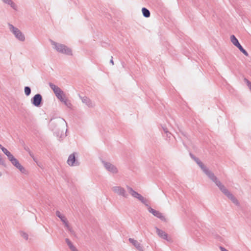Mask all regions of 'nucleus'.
Returning a JSON list of instances; mask_svg holds the SVG:
<instances>
[{"mask_svg": "<svg viewBox=\"0 0 251 251\" xmlns=\"http://www.w3.org/2000/svg\"><path fill=\"white\" fill-rule=\"evenodd\" d=\"M63 224H64L65 226L66 227L67 229L70 227L67 220L65 221V222H63Z\"/></svg>", "mask_w": 251, "mask_h": 251, "instance_id": "28", "label": "nucleus"}, {"mask_svg": "<svg viewBox=\"0 0 251 251\" xmlns=\"http://www.w3.org/2000/svg\"><path fill=\"white\" fill-rule=\"evenodd\" d=\"M245 55H246V56H249V54L247 52V51L245 50L244 49L242 51H241Z\"/></svg>", "mask_w": 251, "mask_h": 251, "instance_id": "32", "label": "nucleus"}, {"mask_svg": "<svg viewBox=\"0 0 251 251\" xmlns=\"http://www.w3.org/2000/svg\"><path fill=\"white\" fill-rule=\"evenodd\" d=\"M8 27L9 30L14 35L15 38L21 42L25 41V35L18 28L15 27L12 25L9 24Z\"/></svg>", "mask_w": 251, "mask_h": 251, "instance_id": "4", "label": "nucleus"}, {"mask_svg": "<svg viewBox=\"0 0 251 251\" xmlns=\"http://www.w3.org/2000/svg\"><path fill=\"white\" fill-rule=\"evenodd\" d=\"M148 210L150 213H151L152 214H153L154 216L158 218L161 220L163 221H166V219H165V217L159 211L154 210V209H152V208H151V207H148Z\"/></svg>", "mask_w": 251, "mask_h": 251, "instance_id": "10", "label": "nucleus"}, {"mask_svg": "<svg viewBox=\"0 0 251 251\" xmlns=\"http://www.w3.org/2000/svg\"><path fill=\"white\" fill-rule=\"evenodd\" d=\"M65 241L71 251H75L77 250L76 248L73 245V243L68 238H66Z\"/></svg>", "mask_w": 251, "mask_h": 251, "instance_id": "17", "label": "nucleus"}, {"mask_svg": "<svg viewBox=\"0 0 251 251\" xmlns=\"http://www.w3.org/2000/svg\"><path fill=\"white\" fill-rule=\"evenodd\" d=\"M49 86L52 90L55 96L58 100H59L61 101L62 100H64V99L66 98L65 94L59 87L52 83H50Z\"/></svg>", "mask_w": 251, "mask_h": 251, "instance_id": "5", "label": "nucleus"}, {"mask_svg": "<svg viewBox=\"0 0 251 251\" xmlns=\"http://www.w3.org/2000/svg\"><path fill=\"white\" fill-rule=\"evenodd\" d=\"M4 164V160L1 156V155L0 154V164L3 165ZM2 174L0 172V177L1 176Z\"/></svg>", "mask_w": 251, "mask_h": 251, "instance_id": "27", "label": "nucleus"}, {"mask_svg": "<svg viewBox=\"0 0 251 251\" xmlns=\"http://www.w3.org/2000/svg\"><path fill=\"white\" fill-rule=\"evenodd\" d=\"M192 158L196 162L197 164L200 166L202 171L205 173V174L213 182L215 183L217 186L219 188H221L223 186L222 183L219 181L217 178L215 176L214 174L210 171L201 161V160L197 157H195L194 156L191 155Z\"/></svg>", "mask_w": 251, "mask_h": 251, "instance_id": "1", "label": "nucleus"}, {"mask_svg": "<svg viewBox=\"0 0 251 251\" xmlns=\"http://www.w3.org/2000/svg\"><path fill=\"white\" fill-rule=\"evenodd\" d=\"M56 215L60 219L61 221L63 223L67 220L66 217L62 215L59 211H56Z\"/></svg>", "mask_w": 251, "mask_h": 251, "instance_id": "21", "label": "nucleus"}, {"mask_svg": "<svg viewBox=\"0 0 251 251\" xmlns=\"http://www.w3.org/2000/svg\"><path fill=\"white\" fill-rule=\"evenodd\" d=\"M129 241L130 242V243L134 245L136 247V248L139 251H144L142 246L137 240H134V239L132 238H129Z\"/></svg>", "mask_w": 251, "mask_h": 251, "instance_id": "12", "label": "nucleus"}, {"mask_svg": "<svg viewBox=\"0 0 251 251\" xmlns=\"http://www.w3.org/2000/svg\"><path fill=\"white\" fill-rule=\"evenodd\" d=\"M155 229L157 234L160 237L168 240V234L165 232L159 229L158 227H155Z\"/></svg>", "mask_w": 251, "mask_h": 251, "instance_id": "14", "label": "nucleus"}, {"mask_svg": "<svg viewBox=\"0 0 251 251\" xmlns=\"http://www.w3.org/2000/svg\"><path fill=\"white\" fill-rule=\"evenodd\" d=\"M6 4L9 5L13 9L17 10V5L12 0H2Z\"/></svg>", "mask_w": 251, "mask_h": 251, "instance_id": "16", "label": "nucleus"}, {"mask_svg": "<svg viewBox=\"0 0 251 251\" xmlns=\"http://www.w3.org/2000/svg\"><path fill=\"white\" fill-rule=\"evenodd\" d=\"M110 62L112 64V65H114V62H113V57L112 56L111 57V59Z\"/></svg>", "mask_w": 251, "mask_h": 251, "instance_id": "35", "label": "nucleus"}, {"mask_svg": "<svg viewBox=\"0 0 251 251\" xmlns=\"http://www.w3.org/2000/svg\"><path fill=\"white\" fill-rule=\"evenodd\" d=\"M164 131L167 133V136H169V135H171V133H168V131L166 130V129L165 128H164Z\"/></svg>", "mask_w": 251, "mask_h": 251, "instance_id": "34", "label": "nucleus"}, {"mask_svg": "<svg viewBox=\"0 0 251 251\" xmlns=\"http://www.w3.org/2000/svg\"><path fill=\"white\" fill-rule=\"evenodd\" d=\"M20 235L24 238L25 240H27L28 239V234L24 232V231H20Z\"/></svg>", "mask_w": 251, "mask_h": 251, "instance_id": "26", "label": "nucleus"}, {"mask_svg": "<svg viewBox=\"0 0 251 251\" xmlns=\"http://www.w3.org/2000/svg\"><path fill=\"white\" fill-rule=\"evenodd\" d=\"M68 230L72 234H75V232L71 226L68 229Z\"/></svg>", "mask_w": 251, "mask_h": 251, "instance_id": "29", "label": "nucleus"}, {"mask_svg": "<svg viewBox=\"0 0 251 251\" xmlns=\"http://www.w3.org/2000/svg\"><path fill=\"white\" fill-rule=\"evenodd\" d=\"M245 55H246V56H249V54L247 52V51L245 50L244 49L242 51H241Z\"/></svg>", "mask_w": 251, "mask_h": 251, "instance_id": "31", "label": "nucleus"}, {"mask_svg": "<svg viewBox=\"0 0 251 251\" xmlns=\"http://www.w3.org/2000/svg\"><path fill=\"white\" fill-rule=\"evenodd\" d=\"M142 11L144 17L148 18L150 16V12L147 8L144 7L142 9Z\"/></svg>", "mask_w": 251, "mask_h": 251, "instance_id": "19", "label": "nucleus"}, {"mask_svg": "<svg viewBox=\"0 0 251 251\" xmlns=\"http://www.w3.org/2000/svg\"><path fill=\"white\" fill-rule=\"evenodd\" d=\"M129 190V194L132 196L133 197L135 198H137L138 196H139L140 194L137 192L134 191L133 189H127Z\"/></svg>", "mask_w": 251, "mask_h": 251, "instance_id": "24", "label": "nucleus"}, {"mask_svg": "<svg viewBox=\"0 0 251 251\" xmlns=\"http://www.w3.org/2000/svg\"><path fill=\"white\" fill-rule=\"evenodd\" d=\"M114 193L125 198H128L129 190L127 189H114Z\"/></svg>", "mask_w": 251, "mask_h": 251, "instance_id": "11", "label": "nucleus"}, {"mask_svg": "<svg viewBox=\"0 0 251 251\" xmlns=\"http://www.w3.org/2000/svg\"><path fill=\"white\" fill-rule=\"evenodd\" d=\"M82 102L85 104L89 107H93L94 106V103L88 98L86 97H81Z\"/></svg>", "mask_w": 251, "mask_h": 251, "instance_id": "13", "label": "nucleus"}, {"mask_svg": "<svg viewBox=\"0 0 251 251\" xmlns=\"http://www.w3.org/2000/svg\"><path fill=\"white\" fill-rule=\"evenodd\" d=\"M55 123H59L63 124L64 123H65L66 125H67L66 122L62 118H58L56 119H51L50 121V125L51 126L52 125L55 124Z\"/></svg>", "mask_w": 251, "mask_h": 251, "instance_id": "15", "label": "nucleus"}, {"mask_svg": "<svg viewBox=\"0 0 251 251\" xmlns=\"http://www.w3.org/2000/svg\"><path fill=\"white\" fill-rule=\"evenodd\" d=\"M220 249L221 251H228L225 248H224V247H220Z\"/></svg>", "mask_w": 251, "mask_h": 251, "instance_id": "33", "label": "nucleus"}, {"mask_svg": "<svg viewBox=\"0 0 251 251\" xmlns=\"http://www.w3.org/2000/svg\"><path fill=\"white\" fill-rule=\"evenodd\" d=\"M102 165L105 169L110 173L115 174L118 173V170L117 168L113 164L106 161H102Z\"/></svg>", "mask_w": 251, "mask_h": 251, "instance_id": "6", "label": "nucleus"}, {"mask_svg": "<svg viewBox=\"0 0 251 251\" xmlns=\"http://www.w3.org/2000/svg\"><path fill=\"white\" fill-rule=\"evenodd\" d=\"M137 199L140 200L143 203L145 204L146 205L148 206V201L140 194Z\"/></svg>", "mask_w": 251, "mask_h": 251, "instance_id": "22", "label": "nucleus"}, {"mask_svg": "<svg viewBox=\"0 0 251 251\" xmlns=\"http://www.w3.org/2000/svg\"><path fill=\"white\" fill-rule=\"evenodd\" d=\"M67 163L70 166H77L79 165V162L78 160L75 159V156L74 153L71 154L69 155Z\"/></svg>", "mask_w": 251, "mask_h": 251, "instance_id": "9", "label": "nucleus"}, {"mask_svg": "<svg viewBox=\"0 0 251 251\" xmlns=\"http://www.w3.org/2000/svg\"><path fill=\"white\" fill-rule=\"evenodd\" d=\"M25 95L28 96L31 93V89L29 87L26 86L24 89Z\"/></svg>", "mask_w": 251, "mask_h": 251, "instance_id": "25", "label": "nucleus"}, {"mask_svg": "<svg viewBox=\"0 0 251 251\" xmlns=\"http://www.w3.org/2000/svg\"><path fill=\"white\" fill-rule=\"evenodd\" d=\"M0 149L7 156L8 159L14 166L18 169L21 172L25 173V168L20 163L18 159H16L9 151L3 147L1 144H0Z\"/></svg>", "mask_w": 251, "mask_h": 251, "instance_id": "2", "label": "nucleus"}, {"mask_svg": "<svg viewBox=\"0 0 251 251\" xmlns=\"http://www.w3.org/2000/svg\"><path fill=\"white\" fill-rule=\"evenodd\" d=\"M230 41L231 43L235 46L236 47L237 45H238L240 43L238 40V39L236 38V37L232 35L230 36Z\"/></svg>", "mask_w": 251, "mask_h": 251, "instance_id": "18", "label": "nucleus"}, {"mask_svg": "<svg viewBox=\"0 0 251 251\" xmlns=\"http://www.w3.org/2000/svg\"><path fill=\"white\" fill-rule=\"evenodd\" d=\"M61 102H63L64 104L68 108H71L72 107V103L71 101L66 97L64 100H62Z\"/></svg>", "mask_w": 251, "mask_h": 251, "instance_id": "20", "label": "nucleus"}, {"mask_svg": "<svg viewBox=\"0 0 251 251\" xmlns=\"http://www.w3.org/2000/svg\"><path fill=\"white\" fill-rule=\"evenodd\" d=\"M137 199L140 200L143 203L145 204L146 205L148 206V201L140 194Z\"/></svg>", "mask_w": 251, "mask_h": 251, "instance_id": "23", "label": "nucleus"}, {"mask_svg": "<svg viewBox=\"0 0 251 251\" xmlns=\"http://www.w3.org/2000/svg\"><path fill=\"white\" fill-rule=\"evenodd\" d=\"M78 251L77 250H76V251Z\"/></svg>", "mask_w": 251, "mask_h": 251, "instance_id": "36", "label": "nucleus"}, {"mask_svg": "<svg viewBox=\"0 0 251 251\" xmlns=\"http://www.w3.org/2000/svg\"><path fill=\"white\" fill-rule=\"evenodd\" d=\"M237 48L239 49V50L242 51L244 49L242 47V46L239 44L238 45L236 46Z\"/></svg>", "mask_w": 251, "mask_h": 251, "instance_id": "30", "label": "nucleus"}, {"mask_svg": "<svg viewBox=\"0 0 251 251\" xmlns=\"http://www.w3.org/2000/svg\"><path fill=\"white\" fill-rule=\"evenodd\" d=\"M50 42L51 45L53 46V48L57 51L68 55H73L72 50L65 45L57 43L53 41H51Z\"/></svg>", "mask_w": 251, "mask_h": 251, "instance_id": "3", "label": "nucleus"}, {"mask_svg": "<svg viewBox=\"0 0 251 251\" xmlns=\"http://www.w3.org/2000/svg\"><path fill=\"white\" fill-rule=\"evenodd\" d=\"M222 192L232 202L236 205H239V203L237 199L231 194L228 189H221Z\"/></svg>", "mask_w": 251, "mask_h": 251, "instance_id": "7", "label": "nucleus"}, {"mask_svg": "<svg viewBox=\"0 0 251 251\" xmlns=\"http://www.w3.org/2000/svg\"><path fill=\"white\" fill-rule=\"evenodd\" d=\"M42 101V97L39 94L35 95L31 100V103L36 107H40Z\"/></svg>", "mask_w": 251, "mask_h": 251, "instance_id": "8", "label": "nucleus"}]
</instances>
